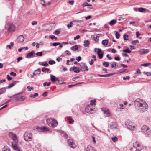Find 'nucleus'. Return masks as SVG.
Here are the masks:
<instances>
[{"label":"nucleus","mask_w":151,"mask_h":151,"mask_svg":"<svg viewBox=\"0 0 151 151\" xmlns=\"http://www.w3.org/2000/svg\"><path fill=\"white\" fill-rule=\"evenodd\" d=\"M135 108L138 111L143 112L146 111L148 109V106L147 103L142 99L137 98L134 101Z\"/></svg>","instance_id":"f257e3e1"},{"label":"nucleus","mask_w":151,"mask_h":151,"mask_svg":"<svg viewBox=\"0 0 151 151\" xmlns=\"http://www.w3.org/2000/svg\"><path fill=\"white\" fill-rule=\"evenodd\" d=\"M10 138L13 141L12 142V148L17 151H21V147L19 146L18 141L16 135L14 133L10 132L9 133Z\"/></svg>","instance_id":"f03ea898"},{"label":"nucleus","mask_w":151,"mask_h":151,"mask_svg":"<svg viewBox=\"0 0 151 151\" xmlns=\"http://www.w3.org/2000/svg\"><path fill=\"white\" fill-rule=\"evenodd\" d=\"M125 125L128 129L131 131H134L136 129L135 124L132 122H125Z\"/></svg>","instance_id":"7ed1b4c3"},{"label":"nucleus","mask_w":151,"mask_h":151,"mask_svg":"<svg viewBox=\"0 0 151 151\" xmlns=\"http://www.w3.org/2000/svg\"><path fill=\"white\" fill-rule=\"evenodd\" d=\"M47 122L50 126L53 128L57 126L58 124L57 121L52 118L47 119Z\"/></svg>","instance_id":"20e7f679"},{"label":"nucleus","mask_w":151,"mask_h":151,"mask_svg":"<svg viewBox=\"0 0 151 151\" xmlns=\"http://www.w3.org/2000/svg\"><path fill=\"white\" fill-rule=\"evenodd\" d=\"M24 139L26 141H30L32 139V135L30 132L27 131L24 133Z\"/></svg>","instance_id":"39448f33"},{"label":"nucleus","mask_w":151,"mask_h":151,"mask_svg":"<svg viewBox=\"0 0 151 151\" xmlns=\"http://www.w3.org/2000/svg\"><path fill=\"white\" fill-rule=\"evenodd\" d=\"M5 29L9 32H13L15 30V26L12 24L9 23L7 24L5 27Z\"/></svg>","instance_id":"423d86ee"},{"label":"nucleus","mask_w":151,"mask_h":151,"mask_svg":"<svg viewBox=\"0 0 151 151\" xmlns=\"http://www.w3.org/2000/svg\"><path fill=\"white\" fill-rule=\"evenodd\" d=\"M141 130L142 132L145 134L149 135L150 134V129L147 125H144L141 127Z\"/></svg>","instance_id":"0eeeda50"},{"label":"nucleus","mask_w":151,"mask_h":151,"mask_svg":"<svg viewBox=\"0 0 151 151\" xmlns=\"http://www.w3.org/2000/svg\"><path fill=\"white\" fill-rule=\"evenodd\" d=\"M92 106L91 105H88L85 108L86 111L91 114L95 113L96 110L95 108L93 109L92 108Z\"/></svg>","instance_id":"6e6552de"},{"label":"nucleus","mask_w":151,"mask_h":151,"mask_svg":"<svg viewBox=\"0 0 151 151\" xmlns=\"http://www.w3.org/2000/svg\"><path fill=\"white\" fill-rule=\"evenodd\" d=\"M133 146L136 149H139L140 150L144 148V146L140 142L137 141L136 142L133 144Z\"/></svg>","instance_id":"1a4fd4ad"},{"label":"nucleus","mask_w":151,"mask_h":151,"mask_svg":"<svg viewBox=\"0 0 151 151\" xmlns=\"http://www.w3.org/2000/svg\"><path fill=\"white\" fill-rule=\"evenodd\" d=\"M94 51L97 53L98 57L100 59H101L103 57L104 52H101V50L100 48H95Z\"/></svg>","instance_id":"9d476101"},{"label":"nucleus","mask_w":151,"mask_h":151,"mask_svg":"<svg viewBox=\"0 0 151 151\" xmlns=\"http://www.w3.org/2000/svg\"><path fill=\"white\" fill-rule=\"evenodd\" d=\"M67 142L68 145L71 148L73 149L75 148L76 146L74 142H73L72 139H69L67 140Z\"/></svg>","instance_id":"9b49d317"},{"label":"nucleus","mask_w":151,"mask_h":151,"mask_svg":"<svg viewBox=\"0 0 151 151\" xmlns=\"http://www.w3.org/2000/svg\"><path fill=\"white\" fill-rule=\"evenodd\" d=\"M21 93H20L16 94V96L15 98L16 101H23L25 99L26 97L25 96L20 95V94Z\"/></svg>","instance_id":"f8f14e48"},{"label":"nucleus","mask_w":151,"mask_h":151,"mask_svg":"<svg viewBox=\"0 0 151 151\" xmlns=\"http://www.w3.org/2000/svg\"><path fill=\"white\" fill-rule=\"evenodd\" d=\"M36 129L39 131L41 132H46L49 130L45 126H37Z\"/></svg>","instance_id":"ddd939ff"},{"label":"nucleus","mask_w":151,"mask_h":151,"mask_svg":"<svg viewBox=\"0 0 151 151\" xmlns=\"http://www.w3.org/2000/svg\"><path fill=\"white\" fill-rule=\"evenodd\" d=\"M102 111H103L104 115L106 117H109L110 115V112L109 109L107 108H102Z\"/></svg>","instance_id":"4468645a"},{"label":"nucleus","mask_w":151,"mask_h":151,"mask_svg":"<svg viewBox=\"0 0 151 151\" xmlns=\"http://www.w3.org/2000/svg\"><path fill=\"white\" fill-rule=\"evenodd\" d=\"M35 53V51L34 50L28 53L26 56V58H29L33 56L34 55Z\"/></svg>","instance_id":"2eb2a0df"},{"label":"nucleus","mask_w":151,"mask_h":151,"mask_svg":"<svg viewBox=\"0 0 151 151\" xmlns=\"http://www.w3.org/2000/svg\"><path fill=\"white\" fill-rule=\"evenodd\" d=\"M149 50L148 49H142L139 50V52L141 54H145L148 53L149 52Z\"/></svg>","instance_id":"dca6fc26"},{"label":"nucleus","mask_w":151,"mask_h":151,"mask_svg":"<svg viewBox=\"0 0 151 151\" xmlns=\"http://www.w3.org/2000/svg\"><path fill=\"white\" fill-rule=\"evenodd\" d=\"M73 22L74 23V24L78 26L79 25L83 23V21L81 20H75L73 21Z\"/></svg>","instance_id":"f3484780"},{"label":"nucleus","mask_w":151,"mask_h":151,"mask_svg":"<svg viewBox=\"0 0 151 151\" xmlns=\"http://www.w3.org/2000/svg\"><path fill=\"white\" fill-rule=\"evenodd\" d=\"M86 151H96V150L94 147L88 145L86 148Z\"/></svg>","instance_id":"a211bd4d"},{"label":"nucleus","mask_w":151,"mask_h":151,"mask_svg":"<svg viewBox=\"0 0 151 151\" xmlns=\"http://www.w3.org/2000/svg\"><path fill=\"white\" fill-rule=\"evenodd\" d=\"M24 40V37L22 35L19 36L17 38V41L19 42H23Z\"/></svg>","instance_id":"6ab92c4d"},{"label":"nucleus","mask_w":151,"mask_h":151,"mask_svg":"<svg viewBox=\"0 0 151 151\" xmlns=\"http://www.w3.org/2000/svg\"><path fill=\"white\" fill-rule=\"evenodd\" d=\"M110 126L111 129H114L116 128L117 124L116 122H112Z\"/></svg>","instance_id":"aec40b11"},{"label":"nucleus","mask_w":151,"mask_h":151,"mask_svg":"<svg viewBox=\"0 0 151 151\" xmlns=\"http://www.w3.org/2000/svg\"><path fill=\"white\" fill-rule=\"evenodd\" d=\"M70 69H72L74 72L76 73H78L80 71L78 68L76 67H74L73 68L71 67Z\"/></svg>","instance_id":"412c9836"},{"label":"nucleus","mask_w":151,"mask_h":151,"mask_svg":"<svg viewBox=\"0 0 151 151\" xmlns=\"http://www.w3.org/2000/svg\"><path fill=\"white\" fill-rule=\"evenodd\" d=\"M17 82H19V81H13L12 83L10 84L6 88L8 89L10 88L15 85Z\"/></svg>","instance_id":"4be33fe9"},{"label":"nucleus","mask_w":151,"mask_h":151,"mask_svg":"<svg viewBox=\"0 0 151 151\" xmlns=\"http://www.w3.org/2000/svg\"><path fill=\"white\" fill-rule=\"evenodd\" d=\"M81 68L83 71H87L88 70V68L86 64H84L81 66Z\"/></svg>","instance_id":"5701e85b"},{"label":"nucleus","mask_w":151,"mask_h":151,"mask_svg":"<svg viewBox=\"0 0 151 151\" xmlns=\"http://www.w3.org/2000/svg\"><path fill=\"white\" fill-rule=\"evenodd\" d=\"M61 135L63 137L67 139L68 137V134L63 131H60Z\"/></svg>","instance_id":"b1692460"},{"label":"nucleus","mask_w":151,"mask_h":151,"mask_svg":"<svg viewBox=\"0 0 151 151\" xmlns=\"http://www.w3.org/2000/svg\"><path fill=\"white\" fill-rule=\"evenodd\" d=\"M83 42L84 43V46L85 47H87L90 44L89 41L88 40H85Z\"/></svg>","instance_id":"393cba45"},{"label":"nucleus","mask_w":151,"mask_h":151,"mask_svg":"<svg viewBox=\"0 0 151 151\" xmlns=\"http://www.w3.org/2000/svg\"><path fill=\"white\" fill-rule=\"evenodd\" d=\"M6 87L2 88L0 89V95L5 92Z\"/></svg>","instance_id":"a878e982"},{"label":"nucleus","mask_w":151,"mask_h":151,"mask_svg":"<svg viewBox=\"0 0 151 151\" xmlns=\"http://www.w3.org/2000/svg\"><path fill=\"white\" fill-rule=\"evenodd\" d=\"M78 49V46L77 45H74L71 47V49L73 51H76Z\"/></svg>","instance_id":"bb28decb"},{"label":"nucleus","mask_w":151,"mask_h":151,"mask_svg":"<svg viewBox=\"0 0 151 151\" xmlns=\"http://www.w3.org/2000/svg\"><path fill=\"white\" fill-rule=\"evenodd\" d=\"M40 73V69L38 68L37 70H35L34 72V75L36 76L37 75L39 74Z\"/></svg>","instance_id":"cd10ccee"},{"label":"nucleus","mask_w":151,"mask_h":151,"mask_svg":"<svg viewBox=\"0 0 151 151\" xmlns=\"http://www.w3.org/2000/svg\"><path fill=\"white\" fill-rule=\"evenodd\" d=\"M56 77L52 75H50V79L51 81L53 82H54L56 81Z\"/></svg>","instance_id":"c85d7f7f"},{"label":"nucleus","mask_w":151,"mask_h":151,"mask_svg":"<svg viewBox=\"0 0 151 151\" xmlns=\"http://www.w3.org/2000/svg\"><path fill=\"white\" fill-rule=\"evenodd\" d=\"M108 40L106 39L103 40L102 42V44L105 46L107 45L108 44Z\"/></svg>","instance_id":"c756f323"},{"label":"nucleus","mask_w":151,"mask_h":151,"mask_svg":"<svg viewBox=\"0 0 151 151\" xmlns=\"http://www.w3.org/2000/svg\"><path fill=\"white\" fill-rule=\"evenodd\" d=\"M99 34H98L96 37H94L93 38V40L96 42H97L99 40Z\"/></svg>","instance_id":"7c9ffc66"},{"label":"nucleus","mask_w":151,"mask_h":151,"mask_svg":"<svg viewBox=\"0 0 151 151\" xmlns=\"http://www.w3.org/2000/svg\"><path fill=\"white\" fill-rule=\"evenodd\" d=\"M10 149L9 148L6 146L4 147L2 149V151H10Z\"/></svg>","instance_id":"2f4dec72"},{"label":"nucleus","mask_w":151,"mask_h":151,"mask_svg":"<svg viewBox=\"0 0 151 151\" xmlns=\"http://www.w3.org/2000/svg\"><path fill=\"white\" fill-rule=\"evenodd\" d=\"M138 10L140 12H145L146 11V9L145 8L140 7L138 9Z\"/></svg>","instance_id":"473e14b6"},{"label":"nucleus","mask_w":151,"mask_h":151,"mask_svg":"<svg viewBox=\"0 0 151 151\" xmlns=\"http://www.w3.org/2000/svg\"><path fill=\"white\" fill-rule=\"evenodd\" d=\"M116 66H117L116 65V63L115 62H112V63L111 65V67L112 68H116Z\"/></svg>","instance_id":"72a5a7b5"},{"label":"nucleus","mask_w":151,"mask_h":151,"mask_svg":"<svg viewBox=\"0 0 151 151\" xmlns=\"http://www.w3.org/2000/svg\"><path fill=\"white\" fill-rule=\"evenodd\" d=\"M111 140L114 142H116L118 140V138L116 136H114L111 138Z\"/></svg>","instance_id":"f704fd0d"},{"label":"nucleus","mask_w":151,"mask_h":151,"mask_svg":"<svg viewBox=\"0 0 151 151\" xmlns=\"http://www.w3.org/2000/svg\"><path fill=\"white\" fill-rule=\"evenodd\" d=\"M67 119H68L70 123L72 124L73 123L74 121L72 119L71 117L70 116L68 117Z\"/></svg>","instance_id":"c9c22d12"},{"label":"nucleus","mask_w":151,"mask_h":151,"mask_svg":"<svg viewBox=\"0 0 151 151\" xmlns=\"http://www.w3.org/2000/svg\"><path fill=\"white\" fill-rule=\"evenodd\" d=\"M39 63L40 65H42L44 66H47L48 65V63L45 62L42 63L41 64L40 63V62H39Z\"/></svg>","instance_id":"e433bc0d"},{"label":"nucleus","mask_w":151,"mask_h":151,"mask_svg":"<svg viewBox=\"0 0 151 151\" xmlns=\"http://www.w3.org/2000/svg\"><path fill=\"white\" fill-rule=\"evenodd\" d=\"M113 74H109L101 75H100V76L101 77H108L113 75Z\"/></svg>","instance_id":"4c0bfd02"},{"label":"nucleus","mask_w":151,"mask_h":151,"mask_svg":"<svg viewBox=\"0 0 151 151\" xmlns=\"http://www.w3.org/2000/svg\"><path fill=\"white\" fill-rule=\"evenodd\" d=\"M109 62H104L103 63L102 65L103 66H104L106 67H107L109 66Z\"/></svg>","instance_id":"58836bf2"},{"label":"nucleus","mask_w":151,"mask_h":151,"mask_svg":"<svg viewBox=\"0 0 151 151\" xmlns=\"http://www.w3.org/2000/svg\"><path fill=\"white\" fill-rule=\"evenodd\" d=\"M116 21L115 20H113L110 21L109 23V24L111 25H114L116 23Z\"/></svg>","instance_id":"ea45409f"},{"label":"nucleus","mask_w":151,"mask_h":151,"mask_svg":"<svg viewBox=\"0 0 151 151\" xmlns=\"http://www.w3.org/2000/svg\"><path fill=\"white\" fill-rule=\"evenodd\" d=\"M42 70L43 72H47V73H48L49 71V70L47 68H46L45 67H43L42 68Z\"/></svg>","instance_id":"a19ab883"},{"label":"nucleus","mask_w":151,"mask_h":151,"mask_svg":"<svg viewBox=\"0 0 151 151\" xmlns=\"http://www.w3.org/2000/svg\"><path fill=\"white\" fill-rule=\"evenodd\" d=\"M123 51L125 52L129 53H131V51L129 49H124L123 50Z\"/></svg>","instance_id":"79ce46f5"},{"label":"nucleus","mask_w":151,"mask_h":151,"mask_svg":"<svg viewBox=\"0 0 151 151\" xmlns=\"http://www.w3.org/2000/svg\"><path fill=\"white\" fill-rule=\"evenodd\" d=\"M139 42V40H134L131 42V44L132 45H135L137 43Z\"/></svg>","instance_id":"37998d69"},{"label":"nucleus","mask_w":151,"mask_h":151,"mask_svg":"<svg viewBox=\"0 0 151 151\" xmlns=\"http://www.w3.org/2000/svg\"><path fill=\"white\" fill-rule=\"evenodd\" d=\"M96 101V100L95 99H94L93 100H91L90 101V105L91 106L92 105H94L95 104V102Z\"/></svg>","instance_id":"c03bdc74"},{"label":"nucleus","mask_w":151,"mask_h":151,"mask_svg":"<svg viewBox=\"0 0 151 151\" xmlns=\"http://www.w3.org/2000/svg\"><path fill=\"white\" fill-rule=\"evenodd\" d=\"M14 43L13 42H12L10 43V45H7V47L9 48V49H11L12 47L13 46Z\"/></svg>","instance_id":"a18cd8bd"},{"label":"nucleus","mask_w":151,"mask_h":151,"mask_svg":"<svg viewBox=\"0 0 151 151\" xmlns=\"http://www.w3.org/2000/svg\"><path fill=\"white\" fill-rule=\"evenodd\" d=\"M151 65V63H145L141 65L145 67L149 66Z\"/></svg>","instance_id":"49530a36"},{"label":"nucleus","mask_w":151,"mask_h":151,"mask_svg":"<svg viewBox=\"0 0 151 151\" xmlns=\"http://www.w3.org/2000/svg\"><path fill=\"white\" fill-rule=\"evenodd\" d=\"M73 24V23L72 22H70L69 24H68L67 25V27L68 29L70 28V27H72V25Z\"/></svg>","instance_id":"de8ad7c7"},{"label":"nucleus","mask_w":151,"mask_h":151,"mask_svg":"<svg viewBox=\"0 0 151 151\" xmlns=\"http://www.w3.org/2000/svg\"><path fill=\"white\" fill-rule=\"evenodd\" d=\"M51 84V83L50 82H49L48 83L47 82H45V83H43V86H49Z\"/></svg>","instance_id":"09e8293b"},{"label":"nucleus","mask_w":151,"mask_h":151,"mask_svg":"<svg viewBox=\"0 0 151 151\" xmlns=\"http://www.w3.org/2000/svg\"><path fill=\"white\" fill-rule=\"evenodd\" d=\"M82 6L83 7H85L87 6H91V5L88 4L87 2H85L82 4Z\"/></svg>","instance_id":"8fccbe9b"},{"label":"nucleus","mask_w":151,"mask_h":151,"mask_svg":"<svg viewBox=\"0 0 151 151\" xmlns=\"http://www.w3.org/2000/svg\"><path fill=\"white\" fill-rule=\"evenodd\" d=\"M38 96V94L37 93H36L34 94V95L31 94L30 95V97H33L35 98L36 96Z\"/></svg>","instance_id":"3c124183"},{"label":"nucleus","mask_w":151,"mask_h":151,"mask_svg":"<svg viewBox=\"0 0 151 151\" xmlns=\"http://www.w3.org/2000/svg\"><path fill=\"white\" fill-rule=\"evenodd\" d=\"M36 55L38 56H41L43 55L42 52H37L36 53Z\"/></svg>","instance_id":"603ef678"},{"label":"nucleus","mask_w":151,"mask_h":151,"mask_svg":"<svg viewBox=\"0 0 151 151\" xmlns=\"http://www.w3.org/2000/svg\"><path fill=\"white\" fill-rule=\"evenodd\" d=\"M115 35L116 38L119 39V38L120 34L118 32H116Z\"/></svg>","instance_id":"864d4df0"},{"label":"nucleus","mask_w":151,"mask_h":151,"mask_svg":"<svg viewBox=\"0 0 151 151\" xmlns=\"http://www.w3.org/2000/svg\"><path fill=\"white\" fill-rule=\"evenodd\" d=\"M49 64L50 65H52L55 63V62L53 60H50L48 62Z\"/></svg>","instance_id":"5fc2aeb1"},{"label":"nucleus","mask_w":151,"mask_h":151,"mask_svg":"<svg viewBox=\"0 0 151 151\" xmlns=\"http://www.w3.org/2000/svg\"><path fill=\"white\" fill-rule=\"evenodd\" d=\"M49 37L52 40H53L54 39H57V38L56 37H55L54 35H50L49 36Z\"/></svg>","instance_id":"6e6d98bb"},{"label":"nucleus","mask_w":151,"mask_h":151,"mask_svg":"<svg viewBox=\"0 0 151 151\" xmlns=\"http://www.w3.org/2000/svg\"><path fill=\"white\" fill-rule=\"evenodd\" d=\"M40 1L41 2H43V3H42V2H41V4L44 7L46 6V4L45 3V1L44 0H40Z\"/></svg>","instance_id":"4d7b16f0"},{"label":"nucleus","mask_w":151,"mask_h":151,"mask_svg":"<svg viewBox=\"0 0 151 151\" xmlns=\"http://www.w3.org/2000/svg\"><path fill=\"white\" fill-rule=\"evenodd\" d=\"M124 39L126 40H128L129 39L128 36L126 35H125L123 36Z\"/></svg>","instance_id":"13d9d810"},{"label":"nucleus","mask_w":151,"mask_h":151,"mask_svg":"<svg viewBox=\"0 0 151 151\" xmlns=\"http://www.w3.org/2000/svg\"><path fill=\"white\" fill-rule=\"evenodd\" d=\"M56 81H58V82L56 83L57 84H62L63 83H60V81L58 78H56Z\"/></svg>","instance_id":"bf43d9fd"},{"label":"nucleus","mask_w":151,"mask_h":151,"mask_svg":"<svg viewBox=\"0 0 151 151\" xmlns=\"http://www.w3.org/2000/svg\"><path fill=\"white\" fill-rule=\"evenodd\" d=\"M60 44V42H55L52 44V45L54 46H56Z\"/></svg>","instance_id":"052dcab7"},{"label":"nucleus","mask_w":151,"mask_h":151,"mask_svg":"<svg viewBox=\"0 0 151 151\" xmlns=\"http://www.w3.org/2000/svg\"><path fill=\"white\" fill-rule=\"evenodd\" d=\"M10 74L11 76H13L14 77H15L16 76V73L13 72H11Z\"/></svg>","instance_id":"680f3d73"},{"label":"nucleus","mask_w":151,"mask_h":151,"mask_svg":"<svg viewBox=\"0 0 151 151\" xmlns=\"http://www.w3.org/2000/svg\"><path fill=\"white\" fill-rule=\"evenodd\" d=\"M80 76H77L76 77H74L73 78H72V80L73 81H74L76 80V79H78V78H80Z\"/></svg>","instance_id":"e2e57ef3"},{"label":"nucleus","mask_w":151,"mask_h":151,"mask_svg":"<svg viewBox=\"0 0 151 151\" xmlns=\"http://www.w3.org/2000/svg\"><path fill=\"white\" fill-rule=\"evenodd\" d=\"M130 78V77L129 76H127L126 77H123V79L124 80H129Z\"/></svg>","instance_id":"0e129e2a"},{"label":"nucleus","mask_w":151,"mask_h":151,"mask_svg":"<svg viewBox=\"0 0 151 151\" xmlns=\"http://www.w3.org/2000/svg\"><path fill=\"white\" fill-rule=\"evenodd\" d=\"M6 78L8 81H10L12 79V78L9 75H7Z\"/></svg>","instance_id":"69168bd1"},{"label":"nucleus","mask_w":151,"mask_h":151,"mask_svg":"<svg viewBox=\"0 0 151 151\" xmlns=\"http://www.w3.org/2000/svg\"><path fill=\"white\" fill-rule=\"evenodd\" d=\"M27 88L28 89V90L29 91H30L32 89H33V87H30L29 86H28Z\"/></svg>","instance_id":"338daca9"},{"label":"nucleus","mask_w":151,"mask_h":151,"mask_svg":"<svg viewBox=\"0 0 151 151\" xmlns=\"http://www.w3.org/2000/svg\"><path fill=\"white\" fill-rule=\"evenodd\" d=\"M80 36L79 35H78L74 37V40H75L77 39H79L80 38Z\"/></svg>","instance_id":"774afa93"}]
</instances>
